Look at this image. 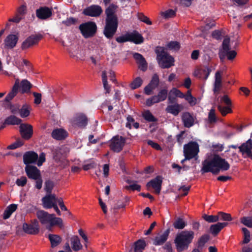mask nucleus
I'll return each mask as SVG.
<instances>
[{
    "label": "nucleus",
    "instance_id": "nucleus-1",
    "mask_svg": "<svg viewBox=\"0 0 252 252\" xmlns=\"http://www.w3.org/2000/svg\"><path fill=\"white\" fill-rule=\"evenodd\" d=\"M202 165V172H211L214 174H218L220 171H227L230 168L229 163L225 159L216 154L209 156L203 162Z\"/></svg>",
    "mask_w": 252,
    "mask_h": 252
},
{
    "label": "nucleus",
    "instance_id": "nucleus-2",
    "mask_svg": "<svg viewBox=\"0 0 252 252\" xmlns=\"http://www.w3.org/2000/svg\"><path fill=\"white\" fill-rule=\"evenodd\" d=\"M117 8V5L112 3L106 9L105 11L106 18L103 33L108 38H111L114 36L118 28V18L115 14Z\"/></svg>",
    "mask_w": 252,
    "mask_h": 252
},
{
    "label": "nucleus",
    "instance_id": "nucleus-3",
    "mask_svg": "<svg viewBox=\"0 0 252 252\" xmlns=\"http://www.w3.org/2000/svg\"><path fill=\"white\" fill-rule=\"evenodd\" d=\"M36 217L40 223L50 231L54 226H58L61 229L64 227L62 219L55 217L54 214H50L43 210H39L36 212Z\"/></svg>",
    "mask_w": 252,
    "mask_h": 252
},
{
    "label": "nucleus",
    "instance_id": "nucleus-4",
    "mask_svg": "<svg viewBox=\"0 0 252 252\" xmlns=\"http://www.w3.org/2000/svg\"><path fill=\"white\" fill-rule=\"evenodd\" d=\"M194 232L192 231H182L178 233L174 239L177 251L182 252L188 249L189 245L194 238Z\"/></svg>",
    "mask_w": 252,
    "mask_h": 252
},
{
    "label": "nucleus",
    "instance_id": "nucleus-5",
    "mask_svg": "<svg viewBox=\"0 0 252 252\" xmlns=\"http://www.w3.org/2000/svg\"><path fill=\"white\" fill-rule=\"evenodd\" d=\"M156 52L157 55V59L161 68H168L174 65V58L165 51L163 47H157Z\"/></svg>",
    "mask_w": 252,
    "mask_h": 252
},
{
    "label": "nucleus",
    "instance_id": "nucleus-6",
    "mask_svg": "<svg viewBox=\"0 0 252 252\" xmlns=\"http://www.w3.org/2000/svg\"><path fill=\"white\" fill-rule=\"evenodd\" d=\"M23 161L25 164L33 163L37 161V165L40 166L45 161V154L42 153L38 158V155L33 151H29L24 154L23 156Z\"/></svg>",
    "mask_w": 252,
    "mask_h": 252
},
{
    "label": "nucleus",
    "instance_id": "nucleus-7",
    "mask_svg": "<svg viewBox=\"0 0 252 252\" xmlns=\"http://www.w3.org/2000/svg\"><path fill=\"white\" fill-rule=\"evenodd\" d=\"M199 151V145L196 142H190L184 146L185 159H190L195 157Z\"/></svg>",
    "mask_w": 252,
    "mask_h": 252
},
{
    "label": "nucleus",
    "instance_id": "nucleus-8",
    "mask_svg": "<svg viewBox=\"0 0 252 252\" xmlns=\"http://www.w3.org/2000/svg\"><path fill=\"white\" fill-rule=\"evenodd\" d=\"M229 44V38H225L222 42V48L220 52V58H221V56L223 57L226 56L229 60H232L236 57L237 53L234 50H230Z\"/></svg>",
    "mask_w": 252,
    "mask_h": 252
},
{
    "label": "nucleus",
    "instance_id": "nucleus-9",
    "mask_svg": "<svg viewBox=\"0 0 252 252\" xmlns=\"http://www.w3.org/2000/svg\"><path fill=\"white\" fill-rule=\"evenodd\" d=\"M82 35L85 38H89L93 36L96 32L97 26L94 22H88L79 26Z\"/></svg>",
    "mask_w": 252,
    "mask_h": 252
},
{
    "label": "nucleus",
    "instance_id": "nucleus-10",
    "mask_svg": "<svg viewBox=\"0 0 252 252\" xmlns=\"http://www.w3.org/2000/svg\"><path fill=\"white\" fill-rule=\"evenodd\" d=\"M168 94V90L166 89H163L161 90L157 95H155L149 98H148L145 102V104L148 106H151L153 104L165 100Z\"/></svg>",
    "mask_w": 252,
    "mask_h": 252
},
{
    "label": "nucleus",
    "instance_id": "nucleus-11",
    "mask_svg": "<svg viewBox=\"0 0 252 252\" xmlns=\"http://www.w3.org/2000/svg\"><path fill=\"white\" fill-rule=\"evenodd\" d=\"M102 12L103 10L100 6L94 4L84 9L83 14L90 17H98L102 14Z\"/></svg>",
    "mask_w": 252,
    "mask_h": 252
},
{
    "label": "nucleus",
    "instance_id": "nucleus-12",
    "mask_svg": "<svg viewBox=\"0 0 252 252\" xmlns=\"http://www.w3.org/2000/svg\"><path fill=\"white\" fill-rule=\"evenodd\" d=\"M125 139L120 136H116L111 140V149L116 152H120L125 144Z\"/></svg>",
    "mask_w": 252,
    "mask_h": 252
},
{
    "label": "nucleus",
    "instance_id": "nucleus-13",
    "mask_svg": "<svg viewBox=\"0 0 252 252\" xmlns=\"http://www.w3.org/2000/svg\"><path fill=\"white\" fill-rule=\"evenodd\" d=\"M23 230L25 232L28 234H37L39 231L38 222L37 220H34L31 221L30 224L24 223L23 224Z\"/></svg>",
    "mask_w": 252,
    "mask_h": 252
},
{
    "label": "nucleus",
    "instance_id": "nucleus-14",
    "mask_svg": "<svg viewBox=\"0 0 252 252\" xmlns=\"http://www.w3.org/2000/svg\"><path fill=\"white\" fill-rule=\"evenodd\" d=\"M72 124L73 126L84 127L88 124V119L85 114L78 113L72 119Z\"/></svg>",
    "mask_w": 252,
    "mask_h": 252
},
{
    "label": "nucleus",
    "instance_id": "nucleus-15",
    "mask_svg": "<svg viewBox=\"0 0 252 252\" xmlns=\"http://www.w3.org/2000/svg\"><path fill=\"white\" fill-rule=\"evenodd\" d=\"M41 38L42 36L40 34L32 35L29 36L22 43V49L23 50L27 49L37 44Z\"/></svg>",
    "mask_w": 252,
    "mask_h": 252
},
{
    "label": "nucleus",
    "instance_id": "nucleus-16",
    "mask_svg": "<svg viewBox=\"0 0 252 252\" xmlns=\"http://www.w3.org/2000/svg\"><path fill=\"white\" fill-rule=\"evenodd\" d=\"M211 72V69L209 67L203 66L196 68L193 72V75L199 79L206 80Z\"/></svg>",
    "mask_w": 252,
    "mask_h": 252
},
{
    "label": "nucleus",
    "instance_id": "nucleus-17",
    "mask_svg": "<svg viewBox=\"0 0 252 252\" xmlns=\"http://www.w3.org/2000/svg\"><path fill=\"white\" fill-rule=\"evenodd\" d=\"M58 199L54 194H47L42 199L43 206L46 209L51 208L54 204L57 203Z\"/></svg>",
    "mask_w": 252,
    "mask_h": 252
},
{
    "label": "nucleus",
    "instance_id": "nucleus-18",
    "mask_svg": "<svg viewBox=\"0 0 252 252\" xmlns=\"http://www.w3.org/2000/svg\"><path fill=\"white\" fill-rule=\"evenodd\" d=\"M19 127L21 135L23 138L29 139L32 137L33 134V130L31 125L21 124Z\"/></svg>",
    "mask_w": 252,
    "mask_h": 252
},
{
    "label": "nucleus",
    "instance_id": "nucleus-19",
    "mask_svg": "<svg viewBox=\"0 0 252 252\" xmlns=\"http://www.w3.org/2000/svg\"><path fill=\"white\" fill-rule=\"evenodd\" d=\"M25 171L29 178L36 180L40 177V173L36 167L27 165L25 167Z\"/></svg>",
    "mask_w": 252,
    "mask_h": 252
},
{
    "label": "nucleus",
    "instance_id": "nucleus-20",
    "mask_svg": "<svg viewBox=\"0 0 252 252\" xmlns=\"http://www.w3.org/2000/svg\"><path fill=\"white\" fill-rule=\"evenodd\" d=\"M239 149L244 158L248 157L252 153V140L249 139L239 146Z\"/></svg>",
    "mask_w": 252,
    "mask_h": 252
},
{
    "label": "nucleus",
    "instance_id": "nucleus-21",
    "mask_svg": "<svg viewBox=\"0 0 252 252\" xmlns=\"http://www.w3.org/2000/svg\"><path fill=\"white\" fill-rule=\"evenodd\" d=\"M162 178L160 176H158L154 179L151 180L147 184L148 188L152 187L155 189L157 194H159L161 190V186L162 184Z\"/></svg>",
    "mask_w": 252,
    "mask_h": 252
},
{
    "label": "nucleus",
    "instance_id": "nucleus-22",
    "mask_svg": "<svg viewBox=\"0 0 252 252\" xmlns=\"http://www.w3.org/2000/svg\"><path fill=\"white\" fill-rule=\"evenodd\" d=\"M182 120L184 126L186 127L189 128L194 125L195 119L190 113L188 112H186L182 114Z\"/></svg>",
    "mask_w": 252,
    "mask_h": 252
},
{
    "label": "nucleus",
    "instance_id": "nucleus-23",
    "mask_svg": "<svg viewBox=\"0 0 252 252\" xmlns=\"http://www.w3.org/2000/svg\"><path fill=\"white\" fill-rule=\"evenodd\" d=\"M221 71L216 72L215 76V82L214 83L213 91L215 94H217L219 93L220 88L222 86L221 83Z\"/></svg>",
    "mask_w": 252,
    "mask_h": 252
},
{
    "label": "nucleus",
    "instance_id": "nucleus-24",
    "mask_svg": "<svg viewBox=\"0 0 252 252\" xmlns=\"http://www.w3.org/2000/svg\"><path fill=\"white\" fill-rule=\"evenodd\" d=\"M133 58L138 64V67L141 70L145 71L147 69V63L144 58L139 53H134Z\"/></svg>",
    "mask_w": 252,
    "mask_h": 252
},
{
    "label": "nucleus",
    "instance_id": "nucleus-25",
    "mask_svg": "<svg viewBox=\"0 0 252 252\" xmlns=\"http://www.w3.org/2000/svg\"><path fill=\"white\" fill-rule=\"evenodd\" d=\"M133 58L138 64V67L141 70L145 71L147 69V63L144 58L139 53H134Z\"/></svg>",
    "mask_w": 252,
    "mask_h": 252
},
{
    "label": "nucleus",
    "instance_id": "nucleus-26",
    "mask_svg": "<svg viewBox=\"0 0 252 252\" xmlns=\"http://www.w3.org/2000/svg\"><path fill=\"white\" fill-rule=\"evenodd\" d=\"M133 58L138 64V67L141 70L145 71L147 69V63L144 58L139 53H134Z\"/></svg>",
    "mask_w": 252,
    "mask_h": 252
},
{
    "label": "nucleus",
    "instance_id": "nucleus-27",
    "mask_svg": "<svg viewBox=\"0 0 252 252\" xmlns=\"http://www.w3.org/2000/svg\"><path fill=\"white\" fill-rule=\"evenodd\" d=\"M133 58L138 64V67L141 70L145 71L147 69V63L144 58L139 53H134Z\"/></svg>",
    "mask_w": 252,
    "mask_h": 252
},
{
    "label": "nucleus",
    "instance_id": "nucleus-28",
    "mask_svg": "<svg viewBox=\"0 0 252 252\" xmlns=\"http://www.w3.org/2000/svg\"><path fill=\"white\" fill-rule=\"evenodd\" d=\"M169 233V230L167 229L163 234L156 236L154 240V245L159 246L163 244L167 240Z\"/></svg>",
    "mask_w": 252,
    "mask_h": 252
},
{
    "label": "nucleus",
    "instance_id": "nucleus-29",
    "mask_svg": "<svg viewBox=\"0 0 252 252\" xmlns=\"http://www.w3.org/2000/svg\"><path fill=\"white\" fill-rule=\"evenodd\" d=\"M19 79H16L15 80V84L13 86L11 91L9 92V93L6 95V96L5 98V101L9 102L17 94L19 87Z\"/></svg>",
    "mask_w": 252,
    "mask_h": 252
},
{
    "label": "nucleus",
    "instance_id": "nucleus-30",
    "mask_svg": "<svg viewBox=\"0 0 252 252\" xmlns=\"http://www.w3.org/2000/svg\"><path fill=\"white\" fill-rule=\"evenodd\" d=\"M128 38L129 39V41L136 44H141L144 41L142 36L136 31L128 33Z\"/></svg>",
    "mask_w": 252,
    "mask_h": 252
},
{
    "label": "nucleus",
    "instance_id": "nucleus-31",
    "mask_svg": "<svg viewBox=\"0 0 252 252\" xmlns=\"http://www.w3.org/2000/svg\"><path fill=\"white\" fill-rule=\"evenodd\" d=\"M18 37L14 34H10L8 35L4 40L5 46L8 48H13L14 47L17 42Z\"/></svg>",
    "mask_w": 252,
    "mask_h": 252
},
{
    "label": "nucleus",
    "instance_id": "nucleus-32",
    "mask_svg": "<svg viewBox=\"0 0 252 252\" xmlns=\"http://www.w3.org/2000/svg\"><path fill=\"white\" fill-rule=\"evenodd\" d=\"M36 14L38 18L45 19L48 18L51 15L52 12L48 7H42L36 10Z\"/></svg>",
    "mask_w": 252,
    "mask_h": 252
},
{
    "label": "nucleus",
    "instance_id": "nucleus-33",
    "mask_svg": "<svg viewBox=\"0 0 252 252\" xmlns=\"http://www.w3.org/2000/svg\"><path fill=\"white\" fill-rule=\"evenodd\" d=\"M182 109L181 105L175 103L172 105H169L166 108L167 113L171 114L174 116H177Z\"/></svg>",
    "mask_w": 252,
    "mask_h": 252
},
{
    "label": "nucleus",
    "instance_id": "nucleus-34",
    "mask_svg": "<svg viewBox=\"0 0 252 252\" xmlns=\"http://www.w3.org/2000/svg\"><path fill=\"white\" fill-rule=\"evenodd\" d=\"M52 136L57 140H62L67 136V132L62 128L56 129L53 131Z\"/></svg>",
    "mask_w": 252,
    "mask_h": 252
},
{
    "label": "nucleus",
    "instance_id": "nucleus-35",
    "mask_svg": "<svg viewBox=\"0 0 252 252\" xmlns=\"http://www.w3.org/2000/svg\"><path fill=\"white\" fill-rule=\"evenodd\" d=\"M175 96L178 97L180 98H183L184 96V94L182 93L179 90L173 88H172L169 93V95L168 96V100L169 102H173Z\"/></svg>",
    "mask_w": 252,
    "mask_h": 252
},
{
    "label": "nucleus",
    "instance_id": "nucleus-36",
    "mask_svg": "<svg viewBox=\"0 0 252 252\" xmlns=\"http://www.w3.org/2000/svg\"><path fill=\"white\" fill-rule=\"evenodd\" d=\"M227 222H218L210 226V231L214 235L218 234L220 231L227 225Z\"/></svg>",
    "mask_w": 252,
    "mask_h": 252
},
{
    "label": "nucleus",
    "instance_id": "nucleus-37",
    "mask_svg": "<svg viewBox=\"0 0 252 252\" xmlns=\"http://www.w3.org/2000/svg\"><path fill=\"white\" fill-rule=\"evenodd\" d=\"M70 241L72 249L74 251H78L82 249V245L78 236H73L70 239Z\"/></svg>",
    "mask_w": 252,
    "mask_h": 252
},
{
    "label": "nucleus",
    "instance_id": "nucleus-38",
    "mask_svg": "<svg viewBox=\"0 0 252 252\" xmlns=\"http://www.w3.org/2000/svg\"><path fill=\"white\" fill-rule=\"evenodd\" d=\"M17 208V205L15 204H12L9 205L4 211L3 214V218L4 219H7L9 218L11 214L16 211Z\"/></svg>",
    "mask_w": 252,
    "mask_h": 252
},
{
    "label": "nucleus",
    "instance_id": "nucleus-39",
    "mask_svg": "<svg viewBox=\"0 0 252 252\" xmlns=\"http://www.w3.org/2000/svg\"><path fill=\"white\" fill-rule=\"evenodd\" d=\"M48 238L51 242L52 247H55L61 242V238L60 236L55 234H49Z\"/></svg>",
    "mask_w": 252,
    "mask_h": 252
},
{
    "label": "nucleus",
    "instance_id": "nucleus-40",
    "mask_svg": "<svg viewBox=\"0 0 252 252\" xmlns=\"http://www.w3.org/2000/svg\"><path fill=\"white\" fill-rule=\"evenodd\" d=\"M32 87V85L29 81L27 80H23L21 83L20 86H19L20 91L22 93H25L29 92Z\"/></svg>",
    "mask_w": 252,
    "mask_h": 252
},
{
    "label": "nucleus",
    "instance_id": "nucleus-41",
    "mask_svg": "<svg viewBox=\"0 0 252 252\" xmlns=\"http://www.w3.org/2000/svg\"><path fill=\"white\" fill-rule=\"evenodd\" d=\"M183 98H185V99L191 106H194L196 104V98L191 95V91L190 90H188L187 91V94H184Z\"/></svg>",
    "mask_w": 252,
    "mask_h": 252
},
{
    "label": "nucleus",
    "instance_id": "nucleus-42",
    "mask_svg": "<svg viewBox=\"0 0 252 252\" xmlns=\"http://www.w3.org/2000/svg\"><path fill=\"white\" fill-rule=\"evenodd\" d=\"M218 109L221 113V114L224 116L228 113H232L231 106H223L222 104H219Z\"/></svg>",
    "mask_w": 252,
    "mask_h": 252
},
{
    "label": "nucleus",
    "instance_id": "nucleus-43",
    "mask_svg": "<svg viewBox=\"0 0 252 252\" xmlns=\"http://www.w3.org/2000/svg\"><path fill=\"white\" fill-rule=\"evenodd\" d=\"M106 75L107 72L106 70L103 71L101 74L102 81L106 93H109L110 91V86L108 84Z\"/></svg>",
    "mask_w": 252,
    "mask_h": 252
},
{
    "label": "nucleus",
    "instance_id": "nucleus-44",
    "mask_svg": "<svg viewBox=\"0 0 252 252\" xmlns=\"http://www.w3.org/2000/svg\"><path fill=\"white\" fill-rule=\"evenodd\" d=\"M143 82V79L141 77H137L130 83V88L133 90L136 89L142 85Z\"/></svg>",
    "mask_w": 252,
    "mask_h": 252
},
{
    "label": "nucleus",
    "instance_id": "nucleus-45",
    "mask_svg": "<svg viewBox=\"0 0 252 252\" xmlns=\"http://www.w3.org/2000/svg\"><path fill=\"white\" fill-rule=\"evenodd\" d=\"M186 225L185 221L181 218H178L173 223V226L175 228L177 229H182Z\"/></svg>",
    "mask_w": 252,
    "mask_h": 252
},
{
    "label": "nucleus",
    "instance_id": "nucleus-46",
    "mask_svg": "<svg viewBox=\"0 0 252 252\" xmlns=\"http://www.w3.org/2000/svg\"><path fill=\"white\" fill-rule=\"evenodd\" d=\"M146 246L144 240H139L135 243V252H142Z\"/></svg>",
    "mask_w": 252,
    "mask_h": 252
},
{
    "label": "nucleus",
    "instance_id": "nucleus-47",
    "mask_svg": "<svg viewBox=\"0 0 252 252\" xmlns=\"http://www.w3.org/2000/svg\"><path fill=\"white\" fill-rule=\"evenodd\" d=\"M21 122V119L14 116L8 117L5 120V123L8 125H18Z\"/></svg>",
    "mask_w": 252,
    "mask_h": 252
},
{
    "label": "nucleus",
    "instance_id": "nucleus-48",
    "mask_svg": "<svg viewBox=\"0 0 252 252\" xmlns=\"http://www.w3.org/2000/svg\"><path fill=\"white\" fill-rule=\"evenodd\" d=\"M203 219L206 221L211 223L215 222L218 221V215H207L204 214L203 216Z\"/></svg>",
    "mask_w": 252,
    "mask_h": 252
},
{
    "label": "nucleus",
    "instance_id": "nucleus-49",
    "mask_svg": "<svg viewBox=\"0 0 252 252\" xmlns=\"http://www.w3.org/2000/svg\"><path fill=\"white\" fill-rule=\"evenodd\" d=\"M142 116L146 121L149 122H155L157 120L149 110L143 112Z\"/></svg>",
    "mask_w": 252,
    "mask_h": 252
},
{
    "label": "nucleus",
    "instance_id": "nucleus-50",
    "mask_svg": "<svg viewBox=\"0 0 252 252\" xmlns=\"http://www.w3.org/2000/svg\"><path fill=\"white\" fill-rule=\"evenodd\" d=\"M241 222L246 226L252 228V216L242 218L241 219Z\"/></svg>",
    "mask_w": 252,
    "mask_h": 252
},
{
    "label": "nucleus",
    "instance_id": "nucleus-51",
    "mask_svg": "<svg viewBox=\"0 0 252 252\" xmlns=\"http://www.w3.org/2000/svg\"><path fill=\"white\" fill-rule=\"evenodd\" d=\"M218 220H223L225 221H230L232 220L231 215L229 214L225 213L222 212H220L218 214Z\"/></svg>",
    "mask_w": 252,
    "mask_h": 252
},
{
    "label": "nucleus",
    "instance_id": "nucleus-52",
    "mask_svg": "<svg viewBox=\"0 0 252 252\" xmlns=\"http://www.w3.org/2000/svg\"><path fill=\"white\" fill-rule=\"evenodd\" d=\"M242 231L244 235V239L242 241L243 244H248L250 241V233L246 228H243Z\"/></svg>",
    "mask_w": 252,
    "mask_h": 252
},
{
    "label": "nucleus",
    "instance_id": "nucleus-53",
    "mask_svg": "<svg viewBox=\"0 0 252 252\" xmlns=\"http://www.w3.org/2000/svg\"><path fill=\"white\" fill-rule=\"evenodd\" d=\"M219 104H225L226 106H232L231 101L227 95H224L220 97V103Z\"/></svg>",
    "mask_w": 252,
    "mask_h": 252
},
{
    "label": "nucleus",
    "instance_id": "nucleus-54",
    "mask_svg": "<svg viewBox=\"0 0 252 252\" xmlns=\"http://www.w3.org/2000/svg\"><path fill=\"white\" fill-rule=\"evenodd\" d=\"M167 47L170 50L177 51L180 49V45L177 41H171L168 43Z\"/></svg>",
    "mask_w": 252,
    "mask_h": 252
},
{
    "label": "nucleus",
    "instance_id": "nucleus-55",
    "mask_svg": "<svg viewBox=\"0 0 252 252\" xmlns=\"http://www.w3.org/2000/svg\"><path fill=\"white\" fill-rule=\"evenodd\" d=\"M19 113L21 117H27L30 114V110L27 106H23L19 110Z\"/></svg>",
    "mask_w": 252,
    "mask_h": 252
},
{
    "label": "nucleus",
    "instance_id": "nucleus-56",
    "mask_svg": "<svg viewBox=\"0 0 252 252\" xmlns=\"http://www.w3.org/2000/svg\"><path fill=\"white\" fill-rule=\"evenodd\" d=\"M54 187V184L52 182L47 181L45 183V190L48 194H51Z\"/></svg>",
    "mask_w": 252,
    "mask_h": 252
},
{
    "label": "nucleus",
    "instance_id": "nucleus-57",
    "mask_svg": "<svg viewBox=\"0 0 252 252\" xmlns=\"http://www.w3.org/2000/svg\"><path fill=\"white\" fill-rule=\"evenodd\" d=\"M149 84L156 88L158 86L159 84V77L157 74H154L153 75Z\"/></svg>",
    "mask_w": 252,
    "mask_h": 252
},
{
    "label": "nucleus",
    "instance_id": "nucleus-58",
    "mask_svg": "<svg viewBox=\"0 0 252 252\" xmlns=\"http://www.w3.org/2000/svg\"><path fill=\"white\" fill-rule=\"evenodd\" d=\"M208 120L210 123H215L216 121L215 109H212L210 111L208 115Z\"/></svg>",
    "mask_w": 252,
    "mask_h": 252
},
{
    "label": "nucleus",
    "instance_id": "nucleus-59",
    "mask_svg": "<svg viewBox=\"0 0 252 252\" xmlns=\"http://www.w3.org/2000/svg\"><path fill=\"white\" fill-rule=\"evenodd\" d=\"M138 17L140 21L145 23L146 24L149 25L152 24V22L149 20V19L142 13H138Z\"/></svg>",
    "mask_w": 252,
    "mask_h": 252
},
{
    "label": "nucleus",
    "instance_id": "nucleus-60",
    "mask_svg": "<svg viewBox=\"0 0 252 252\" xmlns=\"http://www.w3.org/2000/svg\"><path fill=\"white\" fill-rule=\"evenodd\" d=\"M27 182V179L26 177L22 176L19 179H17L16 183L17 186L20 187H24L26 185Z\"/></svg>",
    "mask_w": 252,
    "mask_h": 252
},
{
    "label": "nucleus",
    "instance_id": "nucleus-61",
    "mask_svg": "<svg viewBox=\"0 0 252 252\" xmlns=\"http://www.w3.org/2000/svg\"><path fill=\"white\" fill-rule=\"evenodd\" d=\"M175 14V12L172 9H169L165 12L161 13L162 16L165 18H169L173 17Z\"/></svg>",
    "mask_w": 252,
    "mask_h": 252
},
{
    "label": "nucleus",
    "instance_id": "nucleus-62",
    "mask_svg": "<svg viewBox=\"0 0 252 252\" xmlns=\"http://www.w3.org/2000/svg\"><path fill=\"white\" fill-rule=\"evenodd\" d=\"M156 88L153 86V85H151V84H149L145 87L144 92L147 95H151L153 93L154 90Z\"/></svg>",
    "mask_w": 252,
    "mask_h": 252
},
{
    "label": "nucleus",
    "instance_id": "nucleus-63",
    "mask_svg": "<svg viewBox=\"0 0 252 252\" xmlns=\"http://www.w3.org/2000/svg\"><path fill=\"white\" fill-rule=\"evenodd\" d=\"M128 38V33L125 34L122 36L118 37L116 38V41L119 43H123L127 41H129Z\"/></svg>",
    "mask_w": 252,
    "mask_h": 252
},
{
    "label": "nucleus",
    "instance_id": "nucleus-64",
    "mask_svg": "<svg viewBox=\"0 0 252 252\" xmlns=\"http://www.w3.org/2000/svg\"><path fill=\"white\" fill-rule=\"evenodd\" d=\"M190 187L189 186H183L181 187L179 189V191L181 193H182V195L185 196L187 195L188 193L189 190L190 189Z\"/></svg>",
    "mask_w": 252,
    "mask_h": 252
}]
</instances>
